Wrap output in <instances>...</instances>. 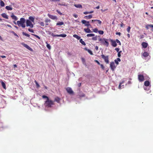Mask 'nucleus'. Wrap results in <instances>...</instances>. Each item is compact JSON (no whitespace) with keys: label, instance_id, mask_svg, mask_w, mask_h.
Returning a JSON list of instances; mask_svg holds the SVG:
<instances>
[{"label":"nucleus","instance_id":"obj_1","mask_svg":"<svg viewBox=\"0 0 153 153\" xmlns=\"http://www.w3.org/2000/svg\"><path fill=\"white\" fill-rule=\"evenodd\" d=\"M42 97L43 99H46V100L45 101V105L46 107L48 108H51L52 105H54V101L49 99L47 96L44 95H43Z\"/></svg>","mask_w":153,"mask_h":153},{"label":"nucleus","instance_id":"obj_2","mask_svg":"<svg viewBox=\"0 0 153 153\" xmlns=\"http://www.w3.org/2000/svg\"><path fill=\"white\" fill-rule=\"evenodd\" d=\"M25 19L23 18H20V21L17 22V24L19 26H21L23 28H25Z\"/></svg>","mask_w":153,"mask_h":153},{"label":"nucleus","instance_id":"obj_3","mask_svg":"<svg viewBox=\"0 0 153 153\" xmlns=\"http://www.w3.org/2000/svg\"><path fill=\"white\" fill-rule=\"evenodd\" d=\"M108 39H102L100 38L99 39V41L101 42V43H102L105 45L106 47H108L109 45V43L108 42Z\"/></svg>","mask_w":153,"mask_h":153},{"label":"nucleus","instance_id":"obj_4","mask_svg":"<svg viewBox=\"0 0 153 153\" xmlns=\"http://www.w3.org/2000/svg\"><path fill=\"white\" fill-rule=\"evenodd\" d=\"M101 57L104 59L105 62L106 64H108L109 62V57L108 56H105L103 54L101 55Z\"/></svg>","mask_w":153,"mask_h":153},{"label":"nucleus","instance_id":"obj_5","mask_svg":"<svg viewBox=\"0 0 153 153\" xmlns=\"http://www.w3.org/2000/svg\"><path fill=\"white\" fill-rule=\"evenodd\" d=\"M26 26L27 27L29 26L31 28H33V25L31 22L29 20H27L26 21Z\"/></svg>","mask_w":153,"mask_h":153},{"label":"nucleus","instance_id":"obj_6","mask_svg":"<svg viewBox=\"0 0 153 153\" xmlns=\"http://www.w3.org/2000/svg\"><path fill=\"white\" fill-rule=\"evenodd\" d=\"M81 22L82 24H85V25L86 26L88 27L91 26V25L89 24V22L88 21L83 20L81 21Z\"/></svg>","mask_w":153,"mask_h":153},{"label":"nucleus","instance_id":"obj_7","mask_svg":"<svg viewBox=\"0 0 153 153\" xmlns=\"http://www.w3.org/2000/svg\"><path fill=\"white\" fill-rule=\"evenodd\" d=\"M110 67L112 71H114L116 67L115 66V63L114 62H111L110 64Z\"/></svg>","mask_w":153,"mask_h":153},{"label":"nucleus","instance_id":"obj_8","mask_svg":"<svg viewBox=\"0 0 153 153\" xmlns=\"http://www.w3.org/2000/svg\"><path fill=\"white\" fill-rule=\"evenodd\" d=\"M21 45L23 46L24 47L28 49V50L32 51V49L27 44H25L24 43H21Z\"/></svg>","mask_w":153,"mask_h":153},{"label":"nucleus","instance_id":"obj_9","mask_svg":"<svg viewBox=\"0 0 153 153\" xmlns=\"http://www.w3.org/2000/svg\"><path fill=\"white\" fill-rule=\"evenodd\" d=\"M66 90L67 92L70 94H73L74 93L72 89L70 87H68L66 88Z\"/></svg>","mask_w":153,"mask_h":153},{"label":"nucleus","instance_id":"obj_10","mask_svg":"<svg viewBox=\"0 0 153 153\" xmlns=\"http://www.w3.org/2000/svg\"><path fill=\"white\" fill-rule=\"evenodd\" d=\"M138 79L139 81L143 82L144 80V78L143 75H138Z\"/></svg>","mask_w":153,"mask_h":153},{"label":"nucleus","instance_id":"obj_11","mask_svg":"<svg viewBox=\"0 0 153 153\" xmlns=\"http://www.w3.org/2000/svg\"><path fill=\"white\" fill-rule=\"evenodd\" d=\"M110 41L111 42V45L113 47H116L117 46V44L116 42V41H114L113 39H110Z\"/></svg>","mask_w":153,"mask_h":153},{"label":"nucleus","instance_id":"obj_12","mask_svg":"<svg viewBox=\"0 0 153 153\" xmlns=\"http://www.w3.org/2000/svg\"><path fill=\"white\" fill-rule=\"evenodd\" d=\"M48 16L51 19L53 20H57V17L55 16H53V15H51L49 14H48Z\"/></svg>","mask_w":153,"mask_h":153},{"label":"nucleus","instance_id":"obj_13","mask_svg":"<svg viewBox=\"0 0 153 153\" xmlns=\"http://www.w3.org/2000/svg\"><path fill=\"white\" fill-rule=\"evenodd\" d=\"M141 45L143 48H145L147 47L148 44L146 42H143L142 43Z\"/></svg>","mask_w":153,"mask_h":153},{"label":"nucleus","instance_id":"obj_14","mask_svg":"<svg viewBox=\"0 0 153 153\" xmlns=\"http://www.w3.org/2000/svg\"><path fill=\"white\" fill-rule=\"evenodd\" d=\"M84 30L86 33H90L92 32L91 31L89 28H84Z\"/></svg>","mask_w":153,"mask_h":153},{"label":"nucleus","instance_id":"obj_15","mask_svg":"<svg viewBox=\"0 0 153 153\" xmlns=\"http://www.w3.org/2000/svg\"><path fill=\"white\" fill-rule=\"evenodd\" d=\"M1 16L4 18L8 19V16L5 13H3L1 14Z\"/></svg>","mask_w":153,"mask_h":153},{"label":"nucleus","instance_id":"obj_16","mask_svg":"<svg viewBox=\"0 0 153 153\" xmlns=\"http://www.w3.org/2000/svg\"><path fill=\"white\" fill-rule=\"evenodd\" d=\"M60 99L58 97H55L54 99V101L58 103H59L60 102Z\"/></svg>","mask_w":153,"mask_h":153},{"label":"nucleus","instance_id":"obj_17","mask_svg":"<svg viewBox=\"0 0 153 153\" xmlns=\"http://www.w3.org/2000/svg\"><path fill=\"white\" fill-rule=\"evenodd\" d=\"M11 17L15 21H16L18 19V18L17 17L14 15L13 13L11 16Z\"/></svg>","mask_w":153,"mask_h":153},{"label":"nucleus","instance_id":"obj_18","mask_svg":"<svg viewBox=\"0 0 153 153\" xmlns=\"http://www.w3.org/2000/svg\"><path fill=\"white\" fill-rule=\"evenodd\" d=\"M92 17V15H89V16H84V18L86 19H91Z\"/></svg>","mask_w":153,"mask_h":153},{"label":"nucleus","instance_id":"obj_19","mask_svg":"<svg viewBox=\"0 0 153 153\" xmlns=\"http://www.w3.org/2000/svg\"><path fill=\"white\" fill-rule=\"evenodd\" d=\"M143 56L145 57H146L149 55V53L146 52H144L143 54Z\"/></svg>","mask_w":153,"mask_h":153},{"label":"nucleus","instance_id":"obj_20","mask_svg":"<svg viewBox=\"0 0 153 153\" xmlns=\"http://www.w3.org/2000/svg\"><path fill=\"white\" fill-rule=\"evenodd\" d=\"M150 83L148 81H146L144 82V85L145 86H148L149 85Z\"/></svg>","mask_w":153,"mask_h":153},{"label":"nucleus","instance_id":"obj_21","mask_svg":"<svg viewBox=\"0 0 153 153\" xmlns=\"http://www.w3.org/2000/svg\"><path fill=\"white\" fill-rule=\"evenodd\" d=\"M74 6L78 8H82V6L80 4H75L74 5Z\"/></svg>","mask_w":153,"mask_h":153},{"label":"nucleus","instance_id":"obj_22","mask_svg":"<svg viewBox=\"0 0 153 153\" xmlns=\"http://www.w3.org/2000/svg\"><path fill=\"white\" fill-rule=\"evenodd\" d=\"M118 61H119V62L121 61V59L119 58H117V59L115 60V63L117 65L118 64V63H119Z\"/></svg>","mask_w":153,"mask_h":153},{"label":"nucleus","instance_id":"obj_23","mask_svg":"<svg viewBox=\"0 0 153 153\" xmlns=\"http://www.w3.org/2000/svg\"><path fill=\"white\" fill-rule=\"evenodd\" d=\"M5 8L7 10H12V8L10 6H6V7Z\"/></svg>","mask_w":153,"mask_h":153},{"label":"nucleus","instance_id":"obj_24","mask_svg":"<svg viewBox=\"0 0 153 153\" xmlns=\"http://www.w3.org/2000/svg\"><path fill=\"white\" fill-rule=\"evenodd\" d=\"M73 36L77 39L79 40L80 39V37L76 34H74L73 35Z\"/></svg>","mask_w":153,"mask_h":153},{"label":"nucleus","instance_id":"obj_25","mask_svg":"<svg viewBox=\"0 0 153 153\" xmlns=\"http://www.w3.org/2000/svg\"><path fill=\"white\" fill-rule=\"evenodd\" d=\"M51 22V20L50 19H46L45 20V22H46V25H48L49 24L48 23V22Z\"/></svg>","mask_w":153,"mask_h":153},{"label":"nucleus","instance_id":"obj_26","mask_svg":"<svg viewBox=\"0 0 153 153\" xmlns=\"http://www.w3.org/2000/svg\"><path fill=\"white\" fill-rule=\"evenodd\" d=\"M79 42H80L82 45H86V44L85 42L83 41L82 39H79Z\"/></svg>","mask_w":153,"mask_h":153},{"label":"nucleus","instance_id":"obj_27","mask_svg":"<svg viewBox=\"0 0 153 153\" xmlns=\"http://www.w3.org/2000/svg\"><path fill=\"white\" fill-rule=\"evenodd\" d=\"M1 84L2 87L5 89H6V87L5 83L3 82L2 81Z\"/></svg>","mask_w":153,"mask_h":153},{"label":"nucleus","instance_id":"obj_28","mask_svg":"<svg viewBox=\"0 0 153 153\" xmlns=\"http://www.w3.org/2000/svg\"><path fill=\"white\" fill-rule=\"evenodd\" d=\"M57 37H65L67 35L65 34H60L58 35L57 36Z\"/></svg>","mask_w":153,"mask_h":153},{"label":"nucleus","instance_id":"obj_29","mask_svg":"<svg viewBox=\"0 0 153 153\" xmlns=\"http://www.w3.org/2000/svg\"><path fill=\"white\" fill-rule=\"evenodd\" d=\"M149 27H153V25H147L146 26V29L147 30L149 29Z\"/></svg>","mask_w":153,"mask_h":153},{"label":"nucleus","instance_id":"obj_30","mask_svg":"<svg viewBox=\"0 0 153 153\" xmlns=\"http://www.w3.org/2000/svg\"><path fill=\"white\" fill-rule=\"evenodd\" d=\"M64 24V23L63 22H58L56 24V25L58 26V25H60L61 26Z\"/></svg>","mask_w":153,"mask_h":153},{"label":"nucleus","instance_id":"obj_31","mask_svg":"<svg viewBox=\"0 0 153 153\" xmlns=\"http://www.w3.org/2000/svg\"><path fill=\"white\" fill-rule=\"evenodd\" d=\"M29 19L30 20V21H31L33 22H34V18L33 17L31 16L29 17Z\"/></svg>","mask_w":153,"mask_h":153},{"label":"nucleus","instance_id":"obj_32","mask_svg":"<svg viewBox=\"0 0 153 153\" xmlns=\"http://www.w3.org/2000/svg\"><path fill=\"white\" fill-rule=\"evenodd\" d=\"M123 82H120V83L119 85V88L120 89L122 88H123V87L122 88V86H123V85L122 86V84H123Z\"/></svg>","mask_w":153,"mask_h":153},{"label":"nucleus","instance_id":"obj_33","mask_svg":"<svg viewBox=\"0 0 153 153\" xmlns=\"http://www.w3.org/2000/svg\"><path fill=\"white\" fill-rule=\"evenodd\" d=\"M94 36V34L93 33L88 34L87 35V36L88 37Z\"/></svg>","mask_w":153,"mask_h":153},{"label":"nucleus","instance_id":"obj_34","mask_svg":"<svg viewBox=\"0 0 153 153\" xmlns=\"http://www.w3.org/2000/svg\"><path fill=\"white\" fill-rule=\"evenodd\" d=\"M94 21L97 22V23L100 25H101L102 23V22L101 21L97 20V19H94Z\"/></svg>","mask_w":153,"mask_h":153},{"label":"nucleus","instance_id":"obj_35","mask_svg":"<svg viewBox=\"0 0 153 153\" xmlns=\"http://www.w3.org/2000/svg\"><path fill=\"white\" fill-rule=\"evenodd\" d=\"M22 34L23 35H25V36H26L28 37H29L30 36V35L29 34H28L27 33H25L24 32H22Z\"/></svg>","mask_w":153,"mask_h":153},{"label":"nucleus","instance_id":"obj_36","mask_svg":"<svg viewBox=\"0 0 153 153\" xmlns=\"http://www.w3.org/2000/svg\"><path fill=\"white\" fill-rule=\"evenodd\" d=\"M86 50L88 51V52L91 55H93V53L92 52V51H91L89 49H86Z\"/></svg>","mask_w":153,"mask_h":153},{"label":"nucleus","instance_id":"obj_37","mask_svg":"<svg viewBox=\"0 0 153 153\" xmlns=\"http://www.w3.org/2000/svg\"><path fill=\"white\" fill-rule=\"evenodd\" d=\"M0 5L1 7H3L4 5V3L2 1H0Z\"/></svg>","mask_w":153,"mask_h":153},{"label":"nucleus","instance_id":"obj_38","mask_svg":"<svg viewBox=\"0 0 153 153\" xmlns=\"http://www.w3.org/2000/svg\"><path fill=\"white\" fill-rule=\"evenodd\" d=\"M46 43L47 44V45H46L47 48L49 50H50L51 49V46L49 44H48L47 43V42H46Z\"/></svg>","mask_w":153,"mask_h":153},{"label":"nucleus","instance_id":"obj_39","mask_svg":"<svg viewBox=\"0 0 153 153\" xmlns=\"http://www.w3.org/2000/svg\"><path fill=\"white\" fill-rule=\"evenodd\" d=\"M122 52L121 51H119L118 52L117 56L119 57H120L121 56V53Z\"/></svg>","mask_w":153,"mask_h":153},{"label":"nucleus","instance_id":"obj_40","mask_svg":"<svg viewBox=\"0 0 153 153\" xmlns=\"http://www.w3.org/2000/svg\"><path fill=\"white\" fill-rule=\"evenodd\" d=\"M36 84V86H37V88H39V87H40V85H39V84L36 81V80H35V81H34Z\"/></svg>","mask_w":153,"mask_h":153},{"label":"nucleus","instance_id":"obj_41","mask_svg":"<svg viewBox=\"0 0 153 153\" xmlns=\"http://www.w3.org/2000/svg\"><path fill=\"white\" fill-rule=\"evenodd\" d=\"M31 34L32 35L34 36H35L37 38L39 39H40V38L39 36H37V35H35V34Z\"/></svg>","mask_w":153,"mask_h":153},{"label":"nucleus","instance_id":"obj_42","mask_svg":"<svg viewBox=\"0 0 153 153\" xmlns=\"http://www.w3.org/2000/svg\"><path fill=\"white\" fill-rule=\"evenodd\" d=\"M92 39L94 40H95V41H96L97 40V36H94V37H93L92 38Z\"/></svg>","mask_w":153,"mask_h":153},{"label":"nucleus","instance_id":"obj_43","mask_svg":"<svg viewBox=\"0 0 153 153\" xmlns=\"http://www.w3.org/2000/svg\"><path fill=\"white\" fill-rule=\"evenodd\" d=\"M116 42H117V43H118L120 45H121V43L120 42V41L118 39H116Z\"/></svg>","mask_w":153,"mask_h":153},{"label":"nucleus","instance_id":"obj_44","mask_svg":"<svg viewBox=\"0 0 153 153\" xmlns=\"http://www.w3.org/2000/svg\"><path fill=\"white\" fill-rule=\"evenodd\" d=\"M98 32L101 35L103 34L104 33V32L102 30H99Z\"/></svg>","mask_w":153,"mask_h":153},{"label":"nucleus","instance_id":"obj_45","mask_svg":"<svg viewBox=\"0 0 153 153\" xmlns=\"http://www.w3.org/2000/svg\"><path fill=\"white\" fill-rule=\"evenodd\" d=\"M93 31L94 32L96 33H97L98 31V29L97 28L93 29Z\"/></svg>","mask_w":153,"mask_h":153},{"label":"nucleus","instance_id":"obj_46","mask_svg":"<svg viewBox=\"0 0 153 153\" xmlns=\"http://www.w3.org/2000/svg\"><path fill=\"white\" fill-rule=\"evenodd\" d=\"M39 24L41 26L44 27L45 26L44 23L43 22H39Z\"/></svg>","mask_w":153,"mask_h":153},{"label":"nucleus","instance_id":"obj_47","mask_svg":"<svg viewBox=\"0 0 153 153\" xmlns=\"http://www.w3.org/2000/svg\"><path fill=\"white\" fill-rule=\"evenodd\" d=\"M130 29L131 27L130 26L128 27L127 29V31L128 33L130 32Z\"/></svg>","mask_w":153,"mask_h":153},{"label":"nucleus","instance_id":"obj_48","mask_svg":"<svg viewBox=\"0 0 153 153\" xmlns=\"http://www.w3.org/2000/svg\"><path fill=\"white\" fill-rule=\"evenodd\" d=\"M56 11L59 13L60 15H62V13L60 12L58 10H56Z\"/></svg>","mask_w":153,"mask_h":153},{"label":"nucleus","instance_id":"obj_49","mask_svg":"<svg viewBox=\"0 0 153 153\" xmlns=\"http://www.w3.org/2000/svg\"><path fill=\"white\" fill-rule=\"evenodd\" d=\"M100 66H101V68L103 69V70H104V66L102 64H100Z\"/></svg>","mask_w":153,"mask_h":153},{"label":"nucleus","instance_id":"obj_50","mask_svg":"<svg viewBox=\"0 0 153 153\" xmlns=\"http://www.w3.org/2000/svg\"><path fill=\"white\" fill-rule=\"evenodd\" d=\"M28 30L31 32H32V33H34V31L32 29H30V28H29L28 29Z\"/></svg>","mask_w":153,"mask_h":153},{"label":"nucleus","instance_id":"obj_51","mask_svg":"<svg viewBox=\"0 0 153 153\" xmlns=\"http://www.w3.org/2000/svg\"><path fill=\"white\" fill-rule=\"evenodd\" d=\"M120 49L119 48H116L115 49V50H116L117 52H118L119 51Z\"/></svg>","mask_w":153,"mask_h":153},{"label":"nucleus","instance_id":"obj_52","mask_svg":"<svg viewBox=\"0 0 153 153\" xmlns=\"http://www.w3.org/2000/svg\"><path fill=\"white\" fill-rule=\"evenodd\" d=\"M51 35L53 37H56V36L57 37V36L58 35H55L54 33H52L51 34Z\"/></svg>","mask_w":153,"mask_h":153},{"label":"nucleus","instance_id":"obj_53","mask_svg":"<svg viewBox=\"0 0 153 153\" xmlns=\"http://www.w3.org/2000/svg\"><path fill=\"white\" fill-rule=\"evenodd\" d=\"M73 16L75 18H77L78 17V16L76 14H74L73 15Z\"/></svg>","mask_w":153,"mask_h":153},{"label":"nucleus","instance_id":"obj_54","mask_svg":"<svg viewBox=\"0 0 153 153\" xmlns=\"http://www.w3.org/2000/svg\"><path fill=\"white\" fill-rule=\"evenodd\" d=\"M95 62L97 63L99 65H100V64L99 62L97 60H95Z\"/></svg>","mask_w":153,"mask_h":153},{"label":"nucleus","instance_id":"obj_55","mask_svg":"<svg viewBox=\"0 0 153 153\" xmlns=\"http://www.w3.org/2000/svg\"><path fill=\"white\" fill-rule=\"evenodd\" d=\"M116 35H119V36H120L121 35V33L120 32H116Z\"/></svg>","mask_w":153,"mask_h":153},{"label":"nucleus","instance_id":"obj_56","mask_svg":"<svg viewBox=\"0 0 153 153\" xmlns=\"http://www.w3.org/2000/svg\"><path fill=\"white\" fill-rule=\"evenodd\" d=\"M13 34L15 36L18 37H19L18 35L15 33L14 32H13Z\"/></svg>","mask_w":153,"mask_h":153},{"label":"nucleus","instance_id":"obj_57","mask_svg":"<svg viewBox=\"0 0 153 153\" xmlns=\"http://www.w3.org/2000/svg\"><path fill=\"white\" fill-rule=\"evenodd\" d=\"M81 59H82V62H83V63H84V62H85V59H84V58H82Z\"/></svg>","mask_w":153,"mask_h":153},{"label":"nucleus","instance_id":"obj_58","mask_svg":"<svg viewBox=\"0 0 153 153\" xmlns=\"http://www.w3.org/2000/svg\"><path fill=\"white\" fill-rule=\"evenodd\" d=\"M83 13L85 15H86L89 14V12H85Z\"/></svg>","mask_w":153,"mask_h":153},{"label":"nucleus","instance_id":"obj_59","mask_svg":"<svg viewBox=\"0 0 153 153\" xmlns=\"http://www.w3.org/2000/svg\"><path fill=\"white\" fill-rule=\"evenodd\" d=\"M81 85V83H79L77 85L79 87H80Z\"/></svg>","mask_w":153,"mask_h":153},{"label":"nucleus","instance_id":"obj_60","mask_svg":"<svg viewBox=\"0 0 153 153\" xmlns=\"http://www.w3.org/2000/svg\"><path fill=\"white\" fill-rule=\"evenodd\" d=\"M95 49L96 50H98V47L97 46H96L95 48Z\"/></svg>","mask_w":153,"mask_h":153},{"label":"nucleus","instance_id":"obj_61","mask_svg":"<svg viewBox=\"0 0 153 153\" xmlns=\"http://www.w3.org/2000/svg\"><path fill=\"white\" fill-rule=\"evenodd\" d=\"M60 0H52V1H59Z\"/></svg>","mask_w":153,"mask_h":153},{"label":"nucleus","instance_id":"obj_62","mask_svg":"<svg viewBox=\"0 0 153 153\" xmlns=\"http://www.w3.org/2000/svg\"><path fill=\"white\" fill-rule=\"evenodd\" d=\"M144 36L143 35H142L140 36V39H143L144 38Z\"/></svg>","mask_w":153,"mask_h":153},{"label":"nucleus","instance_id":"obj_63","mask_svg":"<svg viewBox=\"0 0 153 153\" xmlns=\"http://www.w3.org/2000/svg\"><path fill=\"white\" fill-rule=\"evenodd\" d=\"M81 97H85V94H82L81 95Z\"/></svg>","mask_w":153,"mask_h":153},{"label":"nucleus","instance_id":"obj_64","mask_svg":"<svg viewBox=\"0 0 153 153\" xmlns=\"http://www.w3.org/2000/svg\"><path fill=\"white\" fill-rule=\"evenodd\" d=\"M100 8V7L99 6H98L97 7H96L95 8L97 9H99Z\"/></svg>","mask_w":153,"mask_h":153}]
</instances>
